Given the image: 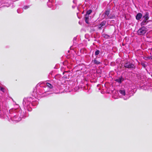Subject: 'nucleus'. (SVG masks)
Instances as JSON below:
<instances>
[{"label": "nucleus", "instance_id": "nucleus-1", "mask_svg": "<svg viewBox=\"0 0 152 152\" xmlns=\"http://www.w3.org/2000/svg\"><path fill=\"white\" fill-rule=\"evenodd\" d=\"M147 29L145 26H143L140 28L137 31V33L139 35H143L147 31Z\"/></svg>", "mask_w": 152, "mask_h": 152}, {"label": "nucleus", "instance_id": "nucleus-2", "mask_svg": "<svg viewBox=\"0 0 152 152\" xmlns=\"http://www.w3.org/2000/svg\"><path fill=\"white\" fill-rule=\"evenodd\" d=\"M110 9H108L105 11L104 17L106 19H112L115 18V16L113 15H112L111 14L110 15Z\"/></svg>", "mask_w": 152, "mask_h": 152}, {"label": "nucleus", "instance_id": "nucleus-3", "mask_svg": "<svg viewBox=\"0 0 152 152\" xmlns=\"http://www.w3.org/2000/svg\"><path fill=\"white\" fill-rule=\"evenodd\" d=\"M124 67L130 69H135L136 68L135 66L133 63L129 61H127L125 63Z\"/></svg>", "mask_w": 152, "mask_h": 152}, {"label": "nucleus", "instance_id": "nucleus-4", "mask_svg": "<svg viewBox=\"0 0 152 152\" xmlns=\"http://www.w3.org/2000/svg\"><path fill=\"white\" fill-rule=\"evenodd\" d=\"M106 22V21H103L98 26V28L99 29H101L103 28V27L105 25Z\"/></svg>", "mask_w": 152, "mask_h": 152}, {"label": "nucleus", "instance_id": "nucleus-5", "mask_svg": "<svg viewBox=\"0 0 152 152\" xmlns=\"http://www.w3.org/2000/svg\"><path fill=\"white\" fill-rule=\"evenodd\" d=\"M143 18H144V20H148L149 18V13L148 12H146L145 14L143 16Z\"/></svg>", "mask_w": 152, "mask_h": 152}, {"label": "nucleus", "instance_id": "nucleus-6", "mask_svg": "<svg viewBox=\"0 0 152 152\" xmlns=\"http://www.w3.org/2000/svg\"><path fill=\"white\" fill-rule=\"evenodd\" d=\"M124 79L123 78L122 76H121V77L116 79L115 81L120 83H121L122 81H124Z\"/></svg>", "mask_w": 152, "mask_h": 152}, {"label": "nucleus", "instance_id": "nucleus-7", "mask_svg": "<svg viewBox=\"0 0 152 152\" xmlns=\"http://www.w3.org/2000/svg\"><path fill=\"white\" fill-rule=\"evenodd\" d=\"M142 16V14L140 13H138L136 15V18L137 20H139L141 18Z\"/></svg>", "mask_w": 152, "mask_h": 152}, {"label": "nucleus", "instance_id": "nucleus-8", "mask_svg": "<svg viewBox=\"0 0 152 152\" xmlns=\"http://www.w3.org/2000/svg\"><path fill=\"white\" fill-rule=\"evenodd\" d=\"M148 22V21L147 20H144L142 21L141 22V26H144L147 24V23Z\"/></svg>", "mask_w": 152, "mask_h": 152}, {"label": "nucleus", "instance_id": "nucleus-9", "mask_svg": "<svg viewBox=\"0 0 152 152\" xmlns=\"http://www.w3.org/2000/svg\"><path fill=\"white\" fill-rule=\"evenodd\" d=\"M89 16L88 15H85V20L86 22L87 23H88V19H89L88 18Z\"/></svg>", "mask_w": 152, "mask_h": 152}, {"label": "nucleus", "instance_id": "nucleus-10", "mask_svg": "<svg viewBox=\"0 0 152 152\" xmlns=\"http://www.w3.org/2000/svg\"><path fill=\"white\" fill-rule=\"evenodd\" d=\"M119 92L121 94L123 95L124 96H125L126 94L125 91L124 90H120L119 91Z\"/></svg>", "mask_w": 152, "mask_h": 152}, {"label": "nucleus", "instance_id": "nucleus-11", "mask_svg": "<svg viewBox=\"0 0 152 152\" xmlns=\"http://www.w3.org/2000/svg\"><path fill=\"white\" fill-rule=\"evenodd\" d=\"M94 63L96 64H100V62L97 60L96 59H95L94 60Z\"/></svg>", "mask_w": 152, "mask_h": 152}, {"label": "nucleus", "instance_id": "nucleus-12", "mask_svg": "<svg viewBox=\"0 0 152 152\" xmlns=\"http://www.w3.org/2000/svg\"><path fill=\"white\" fill-rule=\"evenodd\" d=\"M47 86L50 88H52L53 87V86L49 83H47Z\"/></svg>", "mask_w": 152, "mask_h": 152}, {"label": "nucleus", "instance_id": "nucleus-13", "mask_svg": "<svg viewBox=\"0 0 152 152\" xmlns=\"http://www.w3.org/2000/svg\"><path fill=\"white\" fill-rule=\"evenodd\" d=\"M92 10H89L87 11L86 12V15H88L89 14H90L91 12H92Z\"/></svg>", "mask_w": 152, "mask_h": 152}, {"label": "nucleus", "instance_id": "nucleus-14", "mask_svg": "<svg viewBox=\"0 0 152 152\" xmlns=\"http://www.w3.org/2000/svg\"><path fill=\"white\" fill-rule=\"evenodd\" d=\"M100 51L98 50H96L95 51V54L96 56L98 55Z\"/></svg>", "mask_w": 152, "mask_h": 152}, {"label": "nucleus", "instance_id": "nucleus-15", "mask_svg": "<svg viewBox=\"0 0 152 152\" xmlns=\"http://www.w3.org/2000/svg\"><path fill=\"white\" fill-rule=\"evenodd\" d=\"M0 90L3 92H4V89L3 88L0 87Z\"/></svg>", "mask_w": 152, "mask_h": 152}, {"label": "nucleus", "instance_id": "nucleus-16", "mask_svg": "<svg viewBox=\"0 0 152 152\" xmlns=\"http://www.w3.org/2000/svg\"><path fill=\"white\" fill-rule=\"evenodd\" d=\"M29 7L28 6H24L23 8L25 9V10H26V9H28V8Z\"/></svg>", "mask_w": 152, "mask_h": 152}, {"label": "nucleus", "instance_id": "nucleus-17", "mask_svg": "<svg viewBox=\"0 0 152 152\" xmlns=\"http://www.w3.org/2000/svg\"><path fill=\"white\" fill-rule=\"evenodd\" d=\"M141 65L144 68L145 67V64L144 63H142L141 64Z\"/></svg>", "mask_w": 152, "mask_h": 152}, {"label": "nucleus", "instance_id": "nucleus-18", "mask_svg": "<svg viewBox=\"0 0 152 152\" xmlns=\"http://www.w3.org/2000/svg\"><path fill=\"white\" fill-rule=\"evenodd\" d=\"M149 59H152V57H149Z\"/></svg>", "mask_w": 152, "mask_h": 152}]
</instances>
